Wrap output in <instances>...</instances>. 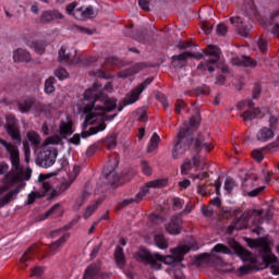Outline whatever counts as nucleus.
I'll list each match as a JSON object with an SVG mask.
<instances>
[{"instance_id": "obj_43", "label": "nucleus", "mask_w": 279, "mask_h": 279, "mask_svg": "<svg viewBox=\"0 0 279 279\" xmlns=\"http://www.w3.org/2000/svg\"><path fill=\"white\" fill-rule=\"evenodd\" d=\"M242 66L256 69L258 66V61L252 59V57L243 56Z\"/></svg>"}, {"instance_id": "obj_33", "label": "nucleus", "mask_w": 279, "mask_h": 279, "mask_svg": "<svg viewBox=\"0 0 279 279\" xmlns=\"http://www.w3.org/2000/svg\"><path fill=\"white\" fill-rule=\"evenodd\" d=\"M88 197H90V192L84 191L82 193V195L76 197L75 203L72 206V210H74V213H77V210H80V208H82V206H84V202H86V199H88Z\"/></svg>"}, {"instance_id": "obj_24", "label": "nucleus", "mask_w": 279, "mask_h": 279, "mask_svg": "<svg viewBox=\"0 0 279 279\" xmlns=\"http://www.w3.org/2000/svg\"><path fill=\"white\" fill-rule=\"evenodd\" d=\"M117 167H119V155L113 154L109 157L106 170L108 171L106 173V178L107 180H110V178H112V175H114V169H117Z\"/></svg>"}, {"instance_id": "obj_64", "label": "nucleus", "mask_w": 279, "mask_h": 279, "mask_svg": "<svg viewBox=\"0 0 279 279\" xmlns=\"http://www.w3.org/2000/svg\"><path fill=\"white\" fill-rule=\"evenodd\" d=\"M197 95H210V87L207 85H203L196 88Z\"/></svg>"}, {"instance_id": "obj_35", "label": "nucleus", "mask_w": 279, "mask_h": 279, "mask_svg": "<svg viewBox=\"0 0 279 279\" xmlns=\"http://www.w3.org/2000/svg\"><path fill=\"white\" fill-rule=\"evenodd\" d=\"M69 234L62 235L58 241L53 242L49 246L48 256H53L56 254V250L60 247L63 243H66V239H69Z\"/></svg>"}, {"instance_id": "obj_55", "label": "nucleus", "mask_w": 279, "mask_h": 279, "mask_svg": "<svg viewBox=\"0 0 279 279\" xmlns=\"http://www.w3.org/2000/svg\"><path fill=\"white\" fill-rule=\"evenodd\" d=\"M239 223H241V219H238L231 226H229L227 229L228 234H232V232H234V230H243V228H245V226H240Z\"/></svg>"}, {"instance_id": "obj_63", "label": "nucleus", "mask_w": 279, "mask_h": 279, "mask_svg": "<svg viewBox=\"0 0 279 279\" xmlns=\"http://www.w3.org/2000/svg\"><path fill=\"white\" fill-rule=\"evenodd\" d=\"M266 186H259L257 189H254L250 192H247V196L248 197H258V195H260V193H263V191H265Z\"/></svg>"}, {"instance_id": "obj_9", "label": "nucleus", "mask_w": 279, "mask_h": 279, "mask_svg": "<svg viewBox=\"0 0 279 279\" xmlns=\"http://www.w3.org/2000/svg\"><path fill=\"white\" fill-rule=\"evenodd\" d=\"M140 258L150 265L151 269H162V255L151 254L149 251L142 250L138 252Z\"/></svg>"}, {"instance_id": "obj_23", "label": "nucleus", "mask_w": 279, "mask_h": 279, "mask_svg": "<svg viewBox=\"0 0 279 279\" xmlns=\"http://www.w3.org/2000/svg\"><path fill=\"white\" fill-rule=\"evenodd\" d=\"M230 23L231 25H235L238 34H240V36H244V38H247V36H250V27L243 25V21L239 16L230 17Z\"/></svg>"}, {"instance_id": "obj_38", "label": "nucleus", "mask_w": 279, "mask_h": 279, "mask_svg": "<svg viewBox=\"0 0 279 279\" xmlns=\"http://www.w3.org/2000/svg\"><path fill=\"white\" fill-rule=\"evenodd\" d=\"M101 199L96 201L93 205H89L85 208L84 211V219H89V217H93V214L95 213V210H97V208H99V206H101Z\"/></svg>"}, {"instance_id": "obj_16", "label": "nucleus", "mask_w": 279, "mask_h": 279, "mask_svg": "<svg viewBox=\"0 0 279 279\" xmlns=\"http://www.w3.org/2000/svg\"><path fill=\"white\" fill-rule=\"evenodd\" d=\"M193 263H194V265H196V267H202V265H204V263H215V265H221L222 260H221V258H219L216 255H210L208 253H202L194 257Z\"/></svg>"}, {"instance_id": "obj_54", "label": "nucleus", "mask_w": 279, "mask_h": 279, "mask_svg": "<svg viewBox=\"0 0 279 279\" xmlns=\"http://www.w3.org/2000/svg\"><path fill=\"white\" fill-rule=\"evenodd\" d=\"M278 117L274 116L270 113V117H269V120H268V123H269V128L272 132H275V130H278Z\"/></svg>"}, {"instance_id": "obj_45", "label": "nucleus", "mask_w": 279, "mask_h": 279, "mask_svg": "<svg viewBox=\"0 0 279 279\" xmlns=\"http://www.w3.org/2000/svg\"><path fill=\"white\" fill-rule=\"evenodd\" d=\"M183 125H187V128L190 130L189 134L191 135L192 134L191 130H193V128L194 129L199 128V114H196V116L190 118V122L189 123H184Z\"/></svg>"}, {"instance_id": "obj_62", "label": "nucleus", "mask_w": 279, "mask_h": 279, "mask_svg": "<svg viewBox=\"0 0 279 279\" xmlns=\"http://www.w3.org/2000/svg\"><path fill=\"white\" fill-rule=\"evenodd\" d=\"M23 150L25 156V162H29V156L32 155V150L29 148V142L23 143Z\"/></svg>"}, {"instance_id": "obj_40", "label": "nucleus", "mask_w": 279, "mask_h": 279, "mask_svg": "<svg viewBox=\"0 0 279 279\" xmlns=\"http://www.w3.org/2000/svg\"><path fill=\"white\" fill-rule=\"evenodd\" d=\"M27 138L34 145V147H39L43 138L36 133V131H29L27 133Z\"/></svg>"}, {"instance_id": "obj_18", "label": "nucleus", "mask_w": 279, "mask_h": 279, "mask_svg": "<svg viewBox=\"0 0 279 279\" xmlns=\"http://www.w3.org/2000/svg\"><path fill=\"white\" fill-rule=\"evenodd\" d=\"M25 186L24 183L19 184L15 189L9 191L4 196L0 197V208H3L8 206L11 202H14L16 199L19 193H21V190Z\"/></svg>"}, {"instance_id": "obj_17", "label": "nucleus", "mask_w": 279, "mask_h": 279, "mask_svg": "<svg viewBox=\"0 0 279 279\" xmlns=\"http://www.w3.org/2000/svg\"><path fill=\"white\" fill-rule=\"evenodd\" d=\"M189 65V54L184 51L180 54H174L171 58L170 66L171 69H184Z\"/></svg>"}, {"instance_id": "obj_22", "label": "nucleus", "mask_w": 279, "mask_h": 279, "mask_svg": "<svg viewBox=\"0 0 279 279\" xmlns=\"http://www.w3.org/2000/svg\"><path fill=\"white\" fill-rule=\"evenodd\" d=\"M205 56H210L211 59H209L211 63H217L219 60H221V48L215 45H208L204 49Z\"/></svg>"}, {"instance_id": "obj_25", "label": "nucleus", "mask_w": 279, "mask_h": 279, "mask_svg": "<svg viewBox=\"0 0 279 279\" xmlns=\"http://www.w3.org/2000/svg\"><path fill=\"white\" fill-rule=\"evenodd\" d=\"M13 60H14V62H31L32 54L25 49L17 48L13 52Z\"/></svg>"}, {"instance_id": "obj_29", "label": "nucleus", "mask_w": 279, "mask_h": 279, "mask_svg": "<svg viewBox=\"0 0 279 279\" xmlns=\"http://www.w3.org/2000/svg\"><path fill=\"white\" fill-rule=\"evenodd\" d=\"M34 106H36V100L34 98H26V99L17 102L19 110L22 113L29 112V110H32V108H34Z\"/></svg>"}, {"instance_id": "obj_10", "label": "nucleus", "mask_w": 279, "mask_h": 279, "mask_svg": "<svg viewBox=\"0 0 279 279\" xmlns=\"http://www.w3.org/2000/svg\"><path fill=\"white\" fill-rule=\"evenodd\" d=\"M194 149L198 155L202 151V149H205L208 153L213 151V149H215V146L213 145L210 134H198L197 137L195 138Z\"/></svg>"}, {"instance_id": "obj_30", "label": "nucleus", "mask_w": 279, "mask_h": 279, "mask_svg": "<svg viewBox=\"0 0 279 279\" xmlns=\"http://www.w3.org/2000/svg\"><path fill=\"white\" fill-rule=\"evenodd\" d=\"M169 186V179H157L145 183V189H165Z\"/></svg>"}, {"instance_id": "obj_34", "label": "nucleus", "mask_w": 279, "mask_h": 279, "mask_svg": "<svg viewBox=\"0 0 279 279\" xmlns=\"http://www.w3.org/2000/svg\"><path fill=\"white\" fill-rule=\"evenodd\" d=\"M260 108H255L251 110L244 111L240 117L244 121H254V119H258V116L260 114Z\"/></svg>"}, {"instance_id": "obj_7", "label": "nucleus", "mask_w": 279, "mask_h": 279, "mask_svg": "<svg viewBox=\"0 0 279 279\" xmlns=\"http://www.w3.org/2000/svg\"><path fill=\"white\" fill-rule=\"evenodd\" d=\"M58 158V150L46 149L38 153L36 158V165L43 167L44 169H49L56 165V159Z\"/></svg>"}, {"instance_id": "obj_26", "label": "nucleus", "mask_w": 279, "mask_h": 279, "mask_svg": "<svg viewBox=\"0 0 279 279\" xmlns=\"http://www.w3.org/2000/svg\"><path fill=\"white\" fill-rule=\"evenodd\" d=\"M274 136H276V133L267 126H263L257 132V141H260V143H267V141H271Z\"/></svg>"}, {"instance_id": "obj_3", "label": "nucleus", "mask_w": 279, "mask_h": 279, "mask_svg": "<svg viewBox=\"0 0 279 279\" xmlns=\"http://www.w3.org/2000/svg\"><path fill=\"white\" fill-rule=\"evenodd\" d=\"M190 129L187 124H183L180 129L177 138L174 141V147L172 150V157L174 159L180 158V156H184L189 149H191V145H193V137L189 134Z\"/></svg>"}, {"instance_id": "obj_13", "label": "nucleus", "mask_w": 279, "mask_h": 279, "mask_svg": "<svg viewBox=\"0 0 279 279\" xmlns=\"http://www.w3.org/2000/svg\"><path fill=\"white\" fill-rule=\"evenodd\" d=\"M151 82H154V77H148L143 83H141L134 90L131 92L130 95L125 97V104H135V101H138L141 93H143V90H145V87L149 86Z\"/></svg>"}, {"instance_id": "obj_6", "label": "nucleus", "mask_w": 279, "mask_h": 279, "mask_svg": "<svg viewBox=\"0 0 279 279\" xmlns=\"http://www.w3.org/2000/svg\"><path fill=\"white\" fill-rule=\"evenodd\" d=\"M171 255L162 256L161 263L165 265H173L174 263H182L184 256L191 252L189 245L178 246L170 250Z\"/></svg>"}, {"instance_id": "obj_12", "label": "nucleus", "mask_w": 279, "mask_h": 279, "mask_svg": "<svg viewBox=\"0 0 279 279\" xmlns=\"http://www.w3.org/2000/svg\"><path fill=\"white\" fill-rule=\"evenodd\" d=\"M62 20H64V14L59 12L57 9H53L43 11L39 17V23H41L43 25H49V23H53V21Z\"/></svg>"}, {"instance_id": "obj_4", "label": "nucleus", "mask_w": 279, "mask_h": 279, "mask_svg": "<svg viewBox=\"0 0 279 279\" xmlns=\"http://www.w3.org/2000/svg\"><path fill=\"white\" fill-rule=\"evenodd\" d=\"M0 145L5 148L10 156L12 172L14 177L12 182H19V177L23 174V168H21V153H19V147L8 141L0 138Z\"/></svg>"}, {"instance_id": "obj_52", "label": "nucleus", "mask_w": 279, "mask_h": 279, "mask_svg": "<svg viewBox=\"0 0 279 279\" xmlns=\"http://www.w3.org/2000/svg\"><path fill=\"white\" fill-rule=\"evenodd\" d=\"M252 158L253 160H256V162H263V160L265 159V155H263V149L253 150Z\"/></svg>"}, {"instance_id": "obj_47", "label": "nucleus", "mask_w": 279, "mask_h": 279, "mask_svg": "<svg viewBox=\"0 0 279 279\" xmlns=\"http://www.w3.org/2000/svg\"><path fill=\"white\" fill-rule=\"evenodd\" d=\"M211 252H216L217 254H232V251H230V247L226 246L222 243L216 244Z\"/></svg>"}, {"instance_id": "obj_39", "label": "nucleus", "mask_w": 279, "mask_h": 279, "mask_svg": "<svg viewBox=\"0 0 279 279\" xmlns=\"http://www.w3.org/2000/svg\"><path fill=\"white\" fill-rule=\"evenodd\" d=\"M59 130L61 136L73 134V122H61Z\"/></svg>"}, {"instance_id": "obj_59", "label": "nucleus", "mask_w": 279, "mask_h": 279, "mask_svg": "<svg viewBox=\"0 0 279 279\" xmlns=\"http://www.w3.org/2000/svg\"><path fill=\"white\" fill-rule=\"evenodd\" d=\"M106 64H111V66H123V62L116 57L106 59Z\"/></svg>"}, {"instance_id": "obj_46", "label": "nucleus", "mask_w": 279, "mask_h": 279, "mask_svg": "<svg viewBox=\"0 0 279 279\" xmlns=\"http://www.w3.org/2000/svg\"><path fill=\"white\" fill-rule=\"evenodd\" d=\"M159 143H160V136L158 135V133H154L150 138L148 151H154L155 149H158Z\"/></svg>"}, {"instance_id": "obj_21", "label": "nucleus", "mask_w": 279, "mask_h": 279, "mask_svg": "<svg viewBox=\"0 0 279 279\" xmlns=\"http://www.w3.org/2000/svg\"><path fill=\"white\" fill-rule=\"evenodd\" d=\"M246 243L248 245V247H260L262 252H264V254H267L268 252H270V247H269V241H267V239L265 238H258V239H247Z\"/></svg>"}, {"instance_id": "obj_37", "label": "nucleus", "mask_w": 279, "mask_h": 279, "mask_svg": "<svg viewBox=\"0 0 279 279\" xmlns=\"http://www.w3.org/2000/svg\"><path fill=\"white\" fill-rule=\"evenodd\" d=\"M117 138H119L117 133H112L111 135H109L105 140H102V143H105V147L108 150L114 149V147H117Z\"/></svg>"}, {"instance_id": "obj_53", "label": "nucleus", "mask_w": 279, "mask_h": 279, "mask_svg": "<svg viewBox=\"0 0 279 279\" xmlns=\"http://www.w3.org/2000/svg\"><path fill=\"white\" fill-rule=\"evenodd\" d=\"M262 93H263V86H260V83H255L252 92V98L258 99Z\"/></svg>"}, {"instance_id": "obj_42", "label": "nucleus", "mask_w": 279, "mask_h": 279, "mask_svg": "<svg viewBox=\"0 0 279 279\" xmlns=\"http://www.w3.org/2000/svg\"><path fill=\"white\" fill-rule=\"evenodd\" d=\"M262 260L266 265H274L278 263V257H276V255L271 254V251H269L268 253L262 255Z\"/></svg>"}, {"instance_id": "obj_2", "label": "nucleus", "mask_w": 279, "mask_h": 279, "mask_svg": "<svg viewBox=\"0 0 279 279\" xmlns=\"http://www.w3.org/2000/svg\"><path fill=\"white\" fill-rule=\"evenodd\" d=\"M230 245L232 250H234V253L242 258V260L250 263L239 268L241 276H247V274H252V271H258V266L256 265L257 260L256 257L252 256V252L243 247L234 240L230 243Z\"/></svg>"}, {"instance_id": "obj_44", "label": "nucleus", "mask_w": 279, "mask_h": 279, "mask_svg": "<svg viewBox=\"0 0 279 279\" xmlns=\"http://www.w3.org/2000/svg\"><path fill=\"white\" fill-rule=\"evenodd\" d=\"M147 63L145 62H138L130 66L131 75H136V73H141V71H144V69H147Z\"/></svg>"}, {"instance_id": "obj_49", "label": "nucleus", "mask_w": 279, "mask_h": 279, "mask_svg": "<svg viewBox=\"0 0 279 279\" xmlns=\"http://www.w3.org/2000/svg\"><path fill=\"white\" fill-rule=\"evenodd\" d=\"M54 75L60 81L69 78V72L64 68H57L54 70Z\"/></svg>"}, {"instance_id": "obj_1", "label": "nucleus", "mask_w": 279, "mask_h": 279, "mask_svg": "<svg viewBox=\"0 0 279 279\" xmlns=\"http://www.w3.org/2000/svg\"><path fill=\"white\" fill-rule=\"evenodd\" d=\"M101 86L95 83L92 88L85 90L84 99L93 101L84 107V113L86 114L83 128H88V123L92 124L93 119L96 117H106V112H112L117 110V98H110L108 95L99 90Z\"/></svg>"}, {"instance_id": "obj_51", "label": "nucleus", "mask_w": 279, "mask_h": 279, "mask_svg": "<svg viewBox=\"0 0 279 279\" xmlns=\"http://www.w3.org/2000/svg\"><path fill=\"white\" fill-rule=\"evenodd\" d=\"M34 106H35V110L40 113H43V112L47 113V112H49V110H51V105L35 102Z\"/></svg>"}, {"instance_id": "obj_41", "label": "nucleus", "mask_w": 279, "mask_h": 279, "mask_svg": "<svg viewBox=\"0 0 279 279\" xmlns=\"http://www.w3.org/2000/svg\"><path fill=\"white\" fill-rule=\"evenodd\" d=\"M56 77L50 76L49 78L46 80L45 82V93L47 95H51V93H56Z\"/></svg>"}, {"instance_id": "obj_5", "label": "nucleus", "mask_w": 279, "mask_h": 279, "mask_svg": "<svg viewBox=\"0 0 279 279\" xmlns=\"http://www.w3.org/2000/svg\"><path fill=\"white\" fill-rule=\"evenodd\" d=\"M5 132L11 136V140L21 145L23 143V136L21 135V128L19 126V122L16 121V117L10 113L5 116Z\"/></svg>"}, {"instance_id": "obj_56", "label": "nucleus", "mask_w": 279, "mask_h": 279, "mask_svg": "<svg viewBox=\"0 0 279 279\" xmlns=\"http://www.w3.org/2000/svg\"><path fill=\"white\" fill-rule=\"evenodd\" d=\"M149 193V190L147 187L143 189L140 193L136 194L135 198H133L135 204H141L143 202V198Z\"/></svg>"}, {"instance_id": "obj_50", "label": "nucleus", "mask_w": 279, "mask_h": 279, "mask_svg": "<svg viewBox=\"0 0 279 279\" xmlns=\"http://www.w3.org/2000/svg\"><path fill=\"white\" fill-rule=\"evenodd\" d=\"M41 197H45V194H40V192H32L28 194L27 205L32 206L36 199H40Z\"/></svg>"}, {"instance_id": "obj_28", "label": "nucleus", "mask_w": 279, "mask_h": 279, "mask_svg": "<svg viewBox=\"0 0 279 279\" xmlns=\"http://www.w3.org/2000/svg\"><path fill=\"white\" fill-rule=\"evenodd\" d=\"M74 16L78 21H82L84 19H93V16H95V11L93 10V7H88L85 10L76 9L74 11Z\"/></svg>"}, {"instance_id": "obj_8", "label": "nucleus", "mask_w": 279, "mask_h": 279, "mask_svg": "<svg viewBox=\"0 0 279 279\" xmlns=\"http://www.w3.org/2000/svg\"><path fill=\"white\" fill-rule=\"evenodd\" d=\"M109 279L110 272L101 270V260L92 263L84 271L83 279Z\"/></svg>"}, {"instance_id": "obj_58", "label": "nucleus", "mask_w": 279, "mask_h": 279, "mask_svg": "<svg viewBox=\"0 0 279 279\" xmlns=\"http://www.w3.org/2000/svg\"><path fill=\"white\" fill-rule=\"evenodd\" d=\"M211 64H217V63L210 62V59H208V60H206V61H203V62H201V63L197 65V71H203L204 73H206V71H208V68H210Z\"/></svg>"}, {"instance_id": "obj_14", "label": "nucleus", "mask_w": 279, "mask_h": 279, "mask_svg": "<svg viewBox=\"0 0 279 279\" xmlns=\"http://www.w3.org/2000/svg\"><path fill=\"white\" fill-rule=\"evenodd\" d=\"M182 215H174L171 217L168 225H166V231L168 234H180L183 226Z\"/></svg>"}, {"instance_id": "obj_48", "label": "nucleus", "mask_w": 279, "mask_h": 279, "mask_svg": "<svg viewBox=\"0 0 279 279\" xmlns=\"http://www.w3.org/2000/svg\"><path fill=\"white\" fill-rule=\"evenodd\" d=\"M29 47L34 49L36 53H39V56H43V53H45V44H43L41 41H32L29 44Z\"/></svg>"}, {"instance_id": "obj_20", "label": "nucleus", "mask_w": 279, "mask_h": 279, "mask_svg": "<svg viewBox=\"0 0 279 279\" xmlns=\"http://www.w3.org/2000/svg\"><path fill=\"white\" fill-rule=\"evenodd\" d=\"M202 165V157L197 154L191 159H185L181 166L182 175H189V171L193 169V167H199Z\"/></svg>"}, {"instance_id": "obj_32", "label": "nucleus", "mask_w": 279, "mask_h": 279, "mask_svg": "<svg viewBox=\"0 0 279 279\" xmlns=\"http://www.w3.org/2000/svg\"><path fill=\"white\" fill-rule=\"evenodd\" d=\"M154 243L159 247V250L169 248V240L162 233H157L154 235Z\"/></svg>"}, {"instance_id": "obj_11", "label": "nucleus", "mask_w": 279, "mask_h": 279, "mask_svg": "<svg viewBox=\"0 0 279 279\" xmlns=\"http://www.w3.org/2000/svg\"><path fill=\"white\" fill-rule=\"evenodd\" d=\"M107 113L108 111H105V116H100L104 117V120H101V122L97 126H92L88 131H83L82 138H88V136H93L98 132H104V130H106L107 128L106 121H112L117 117V113L111 116H108Z\"/></svg>"}, {"instance_id": "obj_36", "label": "nucleus", "mask_w": 279, "mask_h": 279, "mask_svg": "<svg viewBox=\"0 0 279 279\" xmlns=\"http://www.w3.org/2000/svg\"><path fill=\"white\" fill-rule=\"evenodd\" d=\"M71 186V183L65 182L62 183L61 186L59 187V190H52L50 195L48 196V201L54 199V197H60V195H62V193H64V191H68Z\"/></svg>"}, {"instance_id": "obj_19", "label": "nucleus", "mask_w": 279, "mask_h": 279, "mask_svg": "<svg viewBox=\"0 0 279 279\" xmlns=\"http://www.w3.org/2000/svg\"><path fill=\"white\" fill-rule=\"evenodd\" d=\"M38 251V244H33L27 248V251L22 255L20 259V268L27 269L29 267V260H34V254Z\"/></svg>"}, {"instance_id": "obj_57", "label": "nucleus", "mask_w": 279, "mask_h": 279, "mask_svg": "<svg viewBox=\"0 0 279 279\" xmlns=\"http://www.w3.org/2000/svg\"><path fill=\"white\" fill-rule=\"evenodd\" d=\"M234 186H236V183L232 180V178H227L225 181V191H227V193H232Z\"/></svg>"}, {"instance_id": "obj_27", "label": "nucleus", "mask_w": 279, "mask_h": 279, "mask_svg": "<svg viewBox=\"0 0 279 279\" xmlns=\"http://www.w3.org/2000/svg\"><path fill=\"white\" fill-rule=\"evenodd\" d=\"M113 256L118 267L120 269H124L126 259H125V253L123 252V247L117 246L113 253Z\"/></svg>"}, {"instance_id": "obj_15", "label": "nucleus", "mask_w": 279, "mask_h": 279, "mask_svg": "<svg viewBox=\"0 0 279 279\" xmlns=\"http://www.w3.org/2000/svg\"><path fill=\"white\" fill-rule=\"evenodd\" d=\"M64 56V47H61L59 50V60L60 62H65V64H76L80 62V57H77V50L75 48H71L68 50L66 56Z\"/></svg>"}, {"instance_id": "obj_60", "label": "nucleus", "mask_w": 279, "mask_h": 279, "mask_svg": "<svg viewBox=\"0 0 279 279\" xmlns=\"http://www.w3.org/2000/svg\"><path fill=\"white\" fill-rule=\"evenodd\" d=\"M136 114H138L137 121L140 123H145V121H147V109H138Z\"/></svg>"}, {"instance_id": "obj_61", "label": "nucleus", "mask_w": 279, "mask_h": 279, "mask_svg": "<svg viewBox=\"0 0 279 279\" xmlns=\"http://www.w3.org/2000/svg\"><path fill=\"white\" fill-rule=\"evenodd\" d=\"M184 206V202L178 197L172 198V207L173 210H182V207Z\"/></svg>"}, {"instance_id": "obj_31", "label": "nucleus", "mask_w": 279, "mask_h": 279, "mask_svg": "<svg viewBox=\"0 0 279 279\" xmlns=\"http://www.w3.org/2000/svg\"><path fill=\"white\" fill-rule=\"evenodd\" d=\"M62 215H64V209H62V204L57 203L46 213V218L52 217L53 219H58V217H62Z\"/></svg>"}]
</instances>
